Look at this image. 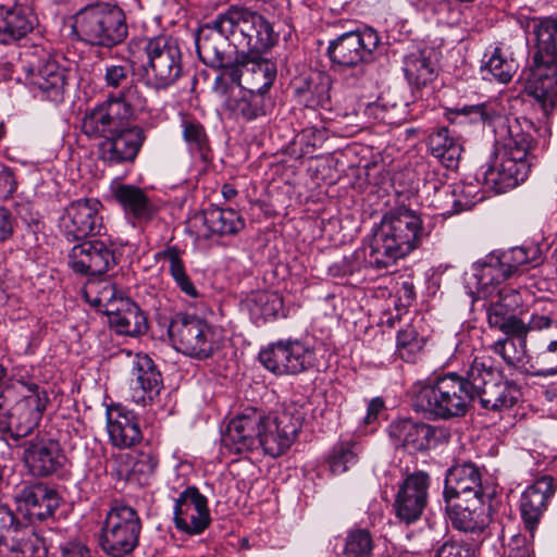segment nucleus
<instances>
[{
    "instance_id": "nucleus-1",
    "label": "nucleus",
    "mask_w": 557,
    "mask_h": 557,
    "mask_svg": "<svg viewBox=\"0 0 557 557\" xmlns=\"http://www.w3.org/2000/svg\"><path fill=\"white\" fill-rule=\"evenodd\" d=\"M518 386L494 367L491 357H475L465 374L449 372L412 386L411 406L417 412L438 419L461 418L478 400L490 411H502L516 405Z\"/></svg>"
},
{
    "instance_id": "nucleus-2",
    "label": "nucleus",
    "mask_w": 557,
    "mask_h": 557,
    "mask_svg": "<svg viewBox=\"0 0 557 557\" xmlns=\"http://www.w3.org/2000/svg\"><path fill=\"white\" fill-rule=\"evenodd\" d=\"M536 132L534 123L527 117L504 116L494 131L495 162L480 169L478 181L498 194L523 183L535 161L532 151L537 144L533 135Z\"/></svg>"
},
{
    "instance_id": "nucleus-3",
    "label": "nucleus",
    "mask_w": 557,
    "mask_h": 557,
    "mask_svg": "<svg viewBox=\"0 0 557 557\" xmlns=\"http://www.w3.org/2000/svg\"><path fill=\"white\" fill-rule=\"evenodd\" d=\"M301 425L299 413L285 410L267 416L257 409H247L230 421L222 441L236 454L261 448L265 455L276 458L290 448Z\"/></svg>"
},
{
    "instance_id": "nucleus-4",
    "label": "nucleus",
    "mask_w": 557,
    "mask_h": 557,
    "mask_svg": "<svg viewBox=\"0 0 557 557\" xmlns=\"http://www.w3.org/2000/svg\"><path fill=\"white\" fill-rule=\"evenodd\" d=\"M518 22L535 49L525 91L548 115L557 107V18L520 14Z\"/></svg>"
},
{
    "instance_id": "nucleus-5",
    "label": "nucleus",
    "mask_w": 557,
    "mask_h": 557,
    "mask_svg": "<svg viewBox=\"0 0 557 557\" xmlns=\"http://www.w3.org/2000/svg\"><path fill=\"white\" fill-rule=\"evenodd\" d=\"M381 45L379 33L366 26L331 40L326 53L332 65L346 70L343 82L348 88H362L371 81L370 63Z\"/></svg>"
},
{
    "instance_id": "nucleus-6",
    "label": "nucleus",
    "mask_w": 557,
    "mask_h": 557,
    "mask_svg": "<svg viewBox=\"0 0 557 557\" xmlns=\"http://www.w3.org/2000/svg\"><path fill=\"white\" fill-rule=\"evenodd\" d=\"M73 30L81 41L103 48L115 47L128 36L124 11L109 2L89 3L78 10Z\"/></svg>"
},
{
    "instance_id": "nucleus-7",
    "label": "nucleus",
    "mask_w": 557,
    "mask_h": 557,
    "mask_svg": "<svg viewBox=\"0 0 557 557\" xmlns=\"http://www.w3.org/2000/svg\"><path fill=\"white\" fill-rule=\"evenodd\" d=\"M398 207L385 213L379 224H374L370 236L373 243L417 244L424 240L425 233L420 216L412 210L419 203L414 187L399 189L394 184Z\"/></svg>"
},
{
    "instance_id": "nucleus-8",
    "label": "nucleus",
    "mask_w": 557,
    "mask_h": 557,
    "mask_svg": "<svg viewBox=\"0 0 557 557\" xmlns=\"http://www.w3.org/2000/svg\"><path fill=\"white\" fill-rule=\"evenodd\" d=\"M147 61L140 67L143 84L156 91L166 90L182 76L183 51L177 38L157 36L146 39L143 48Z\"/></svg>"
},
{
    "instance_id": "nucleus-9",
    "label": "nucleus",
    "mask_w": 557,
    "mask_h": 557,
    "mask_svg": "<svg viewBox=\"0 0 557 557\" xmlns=\"http://www.w3.org/2000/svg\"><path fill=\"white\" fill-rule=\"evenodd\" d=\"M543 260L541 246H509L496 249L474 264L479 290L491 296L495 289L521 267H536Z\"/></svg>"
},
{
    "instance_id": "nucleus-10",
    "label": "nucleus",
    "mask_w": 557,
    "mask_h": 557,
    "mask_svg": "<svg viewBox=\"0 0 557 557\" xmlns=\"http://www.w3.org/2000/svg\"><path fill=\"white\" fill-rule=\"evenodd\" d=\"M226 13L235 49L261 55L278 42L280 33L275 30L274 23L262 14L239 5H230Z\"/></svg>"
},
{
    "instance_id": "nucleus-11",
    "label": "nucleus",
    "mask_w": 557,
    "mask_h": 557,
    "mask_svg": "<svg viewBox=\"0 0 557 557\" xmlns=\"http://www.w3.org/2000/svg\"><path fill=\"white\" fill-rule=\"evenodd\" d=\"M168 332L174 348L190 358L207 359L219 348L212 326L195 314L176 313Z\"/></svg>"
},
{
    "instance_id": "nucleus-12",
    "label": "nucleus",
    "mask_w": 557,
    "mask_h": 557,
    "mask_svg": "<svg viewBox=\"0 0 557 557\" xmlns=\"http://www.w3.org/2000/svg\"><path fill=\"white\" fill-rule=\"evenodd\" d=\"M140 530L136 510L125 504H115L104 521L101 547L111 557H123L137 546Z\"/></svg>"
},
{
    "instance_id": "nucleus-13",
    "label": "nucleus",
    "mask_w": 557,
    "mask_h": 557,
    "mask_svg": "<svg viewBox=\"0 0 557 557\" xmlns=\"http://www.w3.org/2000/svg\"><path fill=\"white\" fill-rule=\"evenodd\" d=\"M11 447L22 449L20 459L27 472L34 478H48L61 472L66 465V456L57 440L37 433Z\"/></svg>"
},
{
    "instance_id": "nucleus-14",
    "label": "nucleus",
    "mask_w": 557,
    "mask_h": 557,
    "mask_svg": "<svg viewBox=\"0 0 557 557\" xmlns=\"http://www.w3.org/2000/svg\"><path fill=\"white\" fill-rule=\"evenodd\" d=\"M196 52L199 60L211 69H220L233 52V32L226 10L201 25L195 34Z\"/></svg>"
},
{
    "instance_id": "nucleus-15",
    "label": "nucleus",
    "mask_w": 557,
    "mask_h": 557,
    "mask_svg": "<svg viewBox=\"0 0 557 557\" xmlns=\"http://www.w3.org/2000/svg\"><path fill=\"white\" fill-rule=\"evenodd\" d=\"M263 367L277 375H293L312 366L313 351L299 339H280L259 352Z\"/></svg>"
},
{
    "instance_id": "nucleus-16",
    "label": "nucleus",
    "mask_w": 557,
    "mask_h": 557,
    "mask_svg": "<svg viewBox=\"0 0 557 557\" xmlns=\"http://www.w3.org/2000/svg\"><path fill=\"white\" fill-rule=\"evenodd\" d=\"M25 82L34 97L60 103L64 100L67 71L50 55L39 59L36 64L24 67Z\"/></svg>"
},
{
    "instance_id": "nucleus-17",
    "label": "nucleus",
    "mask_w": 557,
    "mask_h": 557,
    "mask_svg": "<svg viewBox=\"0 0 557 557\" xmlns=\"http://www.w3.org/2000/svg\"><path fill=\"white\" fill-rule=\"evenodd\" d=\"M101 203L95 198L78 199L65 208L59 220L60 231L67 242H83L87 237L100 235L101 218L98 215Z\"/></svg>"
},
{
    "instance_id": "nucleus-18",
    "label": "nucleus",
    "mask_w": 557,
    "mask_h": 557,
    "mask_svg": "<svg viewBox=\"0 0 557 557\" xmlns=\"http://www.w3.org/2000/svg\"><path fill=\"white\" fill-rule=\"evenodd\" d=\"M527 326L525 337L535 345L536 362L542 366L539 373H557V317L532 313Z\"/></svg>"
},
{
    "instance_id": "nucleus-19",
    "label": "nucleus",
    "mask_w": 557,
    "mask_h": 557,
    "mask_svg": "<svg viewBox=\"0 0 557 557\" xmlns=\"http://www.w3.org/2000/svg\"><path fill=\"white\" fill-rule=\"evenodd\" d=\"M388 435L395 447H401L409 453L428 450L448 438L444 428L411 419L393 421L388 426Z\"/></svg>"
},
{
    "instance_id": "nucleus-20",
    "label": "nucleus",
    "mask_w": 557,
    "mask_h": 557,
    "mask_svg": "<svg viewBox=\"0 0 557 557\" xmlns=\"http://www.w3.org/2000/svg\"><path fill=\"white\" fill-rule=\"evenodd\" d=\"M522 304L520 294L509 287L497 289L496 299L486 306V319L490 327L503 332L507 336L524 338L528 322L516 314Z\"/></svg>"
},
{
    "instance_id": "nucleus-21",
    "label": "nucleus",
    "mask_w": 557,
    "mask_h": 557,
    "mask_svg": "<svg viewBox=\"0 0 557 557\" xmlns=\"http://www.w3.org/2000/svg\"><path fill=\"white\" fill-rule=\"evenodd\" d=\"M430 476L418 471L409 474L400 484L395 496L394 508L396 517L410 524L422 516L429 496Z\"/></svg>"
},
{
    "instance_id": "nucleus-22",
    "label": "nucleus",
    "mask_w": 557,
    "mask_h": 557,
    "mask_svg": "<svg viewBox=\"0 0 557 557\" xmlns=\"http://www.w3.org/2000/svg\"><path fill=\"white\" fill-rule=\"evenodd\" d=\"M145 140L146 133L143 127L125 124L121 132L99 144V158L108 165L133 163Z\"/></svg>"
},
{
    "instance_id": "nucleus-23",
    "label": "nucleus",
    "mask_w": 557,
    "mask_h": 557,
    "mask_svg": "<svg viewBox=\"0 0 557 557\" xmlns=\"http://www.w3.org/2000/svg\"><path fill=\"white\" fill-rule=\"evenodd\" d=\"M174 523L176 529L187 534H200L210 523L207 498L198 488L190 486L175 500Z\"/></svg>"
},
{
    "instance_id": "nucleus-24",
    "label": "nucleus",
    "mask_w": 557,
    "mask_h": 557,
    "mask_svg": "<svg viewBox=\"0 0 557 557\" xmlns=\"http://www.w3.org/2000/svg\"><path fill=\"white\" fill-rule=\"evenodd\" d=\"M35 9L26 1L0 5V44L15 45L38 26Z\"/></svg>"
},
{
    "instance_id": "nucleus-25",
    "label": "nucleus",
    "mask_w": 557,
    "mask_h": 557,
    "mask_svg": "<svg viewBox=\"0 0 557 557\" xmlns=\"http://www.w3.org/2000/svg\"><path fill=\"white\" fill-rule=\"evenodd\" d=\"M48 549L42 537L33 527L14 519L12 529L0 534V557H47Z\"/></svg>"
},
{
    "instance_id": "nucleus-26",
    "label": "nucleus",
    "mask_w": 557,
    "mask_h": 557,
    "mask_svg": "<svg viewBox=\"0 0 557 557\" xmlns=\"http://www.w3.org/2000/svg\"><path fill=\"white\" fill-rule=\"evenodd\" d=\"M15 500L30 522L51 517L60 504L57 491L42 482L22 486L15 494Z\"/></svg>"
},
{
    "instance_id": "nucleus-27",
    "label": "nucleus",
    "mask_w": 557,
    "mask_h": 557,
    "mask_svg": "<svg viewBox=\"0 0 557 557\" xmlns=\"http://www.w3.org/2000/svg\"><path fill=\"white\" fill-rule=\"evenodd\" d=\"M129 122L113 104L112 99H104L94 108L86 110L82 119V133L90 139L106 140L122 131Z\"/></svg>"
},
{
    "instance_id": "nucleus-28",
    "label": "nucleus",
    "mask_w": 557,
    "mask_h": 557,
    "mask_svg": "<svg viewBox=\"0 0 557 557\" xmlns=\"http://www.w3.org/2000/svg\"><path fill=\"white\" fill-rule=\"evenodd\" d=\"M129 386L133 401L143 406L151 403L162 389L161 373L148 355L137 354L135 356Z\"/></svg>"
},
{
    "instance_id": "nucleus-29",
    "label": "nucleus",
    "mask_w": 557,
    "mask_h": 557,
    "mask_svg": "<svg viewBox=\"0 0 557 557\" xmlns=\"http://www.w3.org/2000/svg\"><path fill=\"white\" fill-rule=\"evenodd\" d=\"M275 102L270 95L255 89L242 87L225 101V108L236 121L246 123L259 121L269 116L274 110Z\"/></svg>"
},
{
    "instance_id": "nucleus-30",
    "label": "nucleus",
    "mask_w": 557,
    "mask_h": 557,
    "mask_svg": "<svg viewBox=\"0 0 557 557\" xmlns=\"http://www.w3.org/2000/svg\"><path fill=\"white\" fill-rule=\"evenodd\" d=\"M482 497L481 474L474 465L463 463L449 469L444 487V499L447 504L455 498L468 503Z\"/></svg>"
},
{
    "instance_id": "nucleus-31",
    "label": "nucleus",
    "mask_w": 557,
    "mask_h": 557,
    "mask_svg": "<svg viewBox=\"0 0 557 557\" xmlns=\"http://www.w3.org/2000/svg\"><path fill=\"white\" fill-rule=\"evenodd\" d=\"M107 430L110 443L117 448L133 447L143 440L139 418L122 406L108 408Z\"/></svg>"
},
{
    "instance_id": "nucleus-32",
    "label": "nucleus",
    "mask_w": 557,
    "mask_h": 557,
    "mask_svg": "<svg viewBox=\"0 0 557 557\" xmlns=\"http://www.w3.org/2000/svg\"><path fill=\"white\" fill-rule=\"evenodd\" d=\"M554 493V479L544 475L522 493L520 498V512L525 529L533 537L541 517L546 510L547 499Z\"/></svg>"
},
{
    "instance_id": "nucleus-33",
    "label": "nucleus",
    "mask_w": 557,
    "mask_h": 557,
    "mask_svg": "<svg viewBox=\"0 0 557 557\" xmlns=\"http://www.w3.org/2000/svg\"><path fill=\"white\" fill-rule=\"evenodd\" d=\"M110 309L108 323L116 334L137 337L148 331L147 317L132 299L120 297L119 307Z\"/></svg>"
},
{
    "instance_id": "nucleus-34",
    "label": "nucleus",
    "mask_w": 557,
    "mask_h": 557,
    "mask_svg": "<svg viewBox=\"0 0 557 557\" xmlns=\"http://www.w3.org/2000/svg\"><path fill=\"white\" fill-rule=\"evenodd\" d=\"M114 263V253L107 246H73L69 255L70 268L84 275H101Z\"/></svg>"
},
{
    "instance_id": "nucleus-35",
    "label": "nucleus",
    "mask_w": 557,
    "mask_h": 557,
    "mask_svg": "<svg viewBox=\"0 0 557 557\" xmlns=\"http://www.w3.org/2000/svg\"><path fill=\"white\" fill-rule=\"evenodd\" d=\"M433 188L435 190V207L443 209L441 214L444 218L470 210L483 199L482 196H478L476 187L472 184L438 187L435 183Z\"/></svg>"
},
{
    "instance_id": "nucleus-36",
    "label": "nucleus",
    "mask_w": 557,
    "mask_h": 557,
    "mask_svg": "<svg viewBox=\"0 0 557 557\" xmlns=\"http://www.w3.org/2000/svg\"><path fill=\"white\" fill-rule=\"evenodd\" d=\"M448 121L453 124H473L488 126L493 132L499 123L504 122L499 107L491 101L465 104L462 107L449 108L446 111Z\"/></svg>"
},
{
    "instance_id": "nucleus-37",
    "label": "nucleus",
    "mask_w": 557,
    "mask_h": 557,
    "mask_svg": "<svg viewBox=\"0 0 557 557\" xmlns=\"http://www.w3.org/2000/svg\"><path fill=\"white\" fill-rule=\"evenodd\" d=\"M447 510L454 528L463 532H481L490 522L488 507L481 498H473L468 503L463 500L451 505Z\"/></svg>"
},
{
    "instance_id": "nucleus-38",
    "label": "nucleus",
    "mask_w": 557,
    "mask_h": 557,
    "mask_svg": "<svg viewBox=\"0 0 557 557\" xmlns=\"http://www.w3.org/2000/svg\"><path fill=\"white\" fill-rule=\"evenodd\" d=\"M116 201L128 218L148 221L154 214V206L144 189L131 184H120L113 189Z\"/></svg>"
},
{
    "instance_id": "nucleus-39",
    "label": "nucleus",
    "mask_w": 557,
    "mask_h": 557,
    "mask_svg": "<svg viewBox=\"0 0 557 557\" xmlns=\"http://www.w3.org/2000/svg\"><path fill=\"white\" fill-rule=\"evenodd\" d=\"M117 460L121 462L119 475L139 485L148 484L158 466V459L151 451H138L134 456L120 454Z\"/></svg>"
},
{
    "instance_id": "nucleus-40",
    "label": "nucleus",
    "mask_w": 557,
    "mask_h": 557,
    "mask_svg": "<svg viewBox=\"0 0 557 557\" xmlns=\"http://www.w3.org/2000/svg\"><path fill=\"white\" fill-rule=\"evenodd\" d=\"M405 77L416 94L436 77L434 64L426 50H416L404 59Z\"/></svg>"
},
{
    "instance_id": "nucleus-41",
    "label": "nucleus",
    "mask_w": 557,
    "mask_h": 557,
    "mask_svg": "<svg viewBox=\"0 0 557 557\" xmlns=\"http://www.w3.org/2000/svg\"><path fill=\"white\" fill-rule=\"evenodd\" d=\"M428 149L447 169L457 168L461 157L462 147L457 139L450 136L447 127H438L428 138Z\"/></svg>"
},
{
    "instance_id": "nucleus-42",
    "label": "nucleus",
    "mask_w": 557,
    "mask_h": 557,
    "mask_svg": "<svg viewBox=\"0 0 557 557\" xmlns=\"http://www.w3.org/2000/svg\"><path fill=\"white\" fill-rule=\"evenodd\" d=\"M181 127L189 152L203 161L209 160L211 147L203 125L197 119L185 115L182 119Z\"/></svg>"
},
{
    "instance_id": "nucleus-43",
    "label": "nucleus",
    "mask_w": 557,
    "mask_h": 557,
    "mask_svg": "<svg viewBox=\"0 0 557 557\" xmlns=\"http://www.w3.org/2000/svg\"><path fill=\"white\" fill-rule=\"evenodd\" d=\"M108 98L112 99L113 104L129 123L137 112L145 111L148 107L147 98L134 82L125 85L120 91L110 94Z\"/></svg>"
},
{
    "instance_id": "nucleus-44",
    "label": "nucleus",
    "mask_w": 557,
    "mask_h": 557,
    "mask_svg": "<svg viewBox=\"0 0 557 557\" xmlns=\"http://www.w3.org/2000/svg\"><path fill=\"white\" fill-rule=\"evenodd\" d=\"M362 445L355 438L341 440L330 453L329 465L334 474H342L357 465Z\"/></svg>"
},
{
    "instance_id": "nucleus-45",
    "label": "nucleus",
    "mask_w": 557,
    "mask_h": 557,
    "mask_svg": "<svg viewBox=\"0 0 557 557\" xmlns=\"http://www.w3.org/2000/svg\"><path fill=\"white\" fill-rule=\"evenodd\" d=\"M530 337L516 338L507 336L496 341L491 349L494 354L502 357V359L512 368H523L528 361L527 344Z\"/></svg>"
},
{
    "instance_id": "nucleus-46",
    "label": "nucleus",
    "mask_w": 557,
    "mask_h": 557,
    "mask_svg": "<svg viewBox=\"0 0 557 557\" xmlns=\"http://www.w3.org/2000/svg\"><path fill=\"white\" fill-rule=\"evenodd\" d=\"M247 73L250 76V87L248 89H255L259 92L263 91L265 95H270L269 90L277 74L276 66L273 62L260 55H251Z\"/></svg>"
},
{
    "instance_id": "nucleus-47",
    "label": "nucleus",
    "mask_w": 557,
    "mask_h": 557,
    "mask_svg": "<svg viewBox=\"0 0 557 557\" xmlns=\"http://www.w3.org/2000/svg\"><path fill=\"white\" fill-rule=\"evenodd\" d=\"M332 78L323 72H315L304 81L298 91L307 96V100L318 106H325L331 99Z\"/></svg>"
},
{
    "instance_id": "nucleus-48",
    "label": "nucleus",
    "mask_w": 557,
    "mask_h": 557,
    "mask_svg": "<svg viewBox=\"0 0 557 557\" xmlns=\"http://www.w3.org/2000/svg\"><path fill=\"white\" fill-rule=\"evenodd\" d=\"M403 246H364L362 256L370 268L377 270L387 269L410 249L404 251Z\"/></svg>"
},
{
    "instance_id": "nucleus-49",
    "label": "nucleus",
    "mask_w": 557,
    "mask_h": 557,
    "mask_svg": "<svg viewBox=\"0 0 557 557\" xmlns=\"http://www.w3.org/2000/svg\"><path fill=\"white\" fill-rule=\"evenodd\" d=\"M182 250L176 246H169L165 250H163L160 256L164 257L170 262V273L181 288L183 293L186 295L196 298L198 296V292L194 286L193 282L188 277L185 271L184 263L181 258Z\"/></svg>"
},
{
    "instance_id": "nucleus-50",
    "label": "nucleus",
    "mask_w": 557,
    "mask_h": 557,
    "mask_svg": "<svg viewBox=\"0 0 557 557\" xmlns=\"http://www.w3.org/2000/svg\"><path fill=\"white\" fill-rule=\"evenodd\" d=\"M206 221L212 232L221 235L236 234L245 226L244 219L233 209H215Z\"/></svg>"
},
{
    "instance_id": "nucleus-51",
    "label": "nucleus",
    "mask_w": 557,
    "mask_h": 557,
    "mask_svg": "<svg viewBox=\"0 0 557 557\" xmlns=\"http://www.w3.org/2000/svg\"><path fill=\"white\" fill-rule=\"evenodd\" d=\"M283 310V299L274 292H260L250 299V311L264 321L275 319Z\"/></svg>"
},
{
    "instance_id": "nucleus-52",
    "label": "nucleus",
    "mask_w": 557,
    "mask_h": 557,
    "mask_svg": "<svg viewBox=\"0 0 557 557\" xmlns=\"http://www.w3.org/2000/svg\"><path fill=\"white\" fill-rule=\"evenodd\" d=\"M424 346V337L413 324H408L397 333V352L406 362H413Z\"/></svg>"
},
{
    "instance_id": "nucleus-53",
    "label": "nucleus",
    "mask_w": 557,
    "mask_h": 557,
    "mask_svg": "<svg viewBox=\"0 0 557 557\" xmlns=\"http://www.w3.org/2000/svg\"><path fill=\"white\" fill-rule=\"evenodd\" d=\"M17 215L26 226L23 235L25 242L41 244L47 240L45 223L37 212L32 211V206L28 202L18 205Z\"/></svg>"
},
{
    "instance_id": "nucleus-54",
    "label": "nucleus",
    "mask_w": 557,
    "mask_h": 557,
    "mask_svg": "<svg viewBox=\"0 0 557 557\" xmlns=\"http://www.w3.org/2000/svg\"><path fill=\"white\" fill-rule=\"evenodd\" d=\"M251 54L247 53L242 49H235L233 52L227 54V62H225L219 70H222V74L216 76L215 85L223 81L226 76L234 84L240 85V81L244 74V67H249ZM218 89V86H215Z\"/></svg>"
},
{
    "instance_id": "nucleus-55",
    "label": "nucleus",
    "mask_w": 557,
    "mask_h": 557,
    "mask_svg": "<svg viewBox=\"0 0 557 557\" xmlns=\"http://www.w3.org/2000/svg\"><path fill=\"white\" fill-rule=\"evenodd\" d=\"M484 69L499 83H508L516 72L513 59H509L499 47H495L484 63Z\"/></svg>"
},
{
    "instance_id": "nucleus-56",
    "label": "nucleus",
    "mask_w": 557,
    "mask_h": 557,
    "mask_svg": "<svg viewBox=\"0 0 557 557\" xmlns=\"http://www.w3.org/2000/svg\"><path fill=\"white\" fill-rule=\"evenodd\" d=\"M373 540L366 529H356L347 534L344 555L345 557H371Z\"/></svg>"
},
{
    "instance_id": "nucleus-57",
    "label": "nucleus",
    "mask_w": 557,
    "mask_h": 557,
    "mask_svg": "<svg viewBox=\"0 0 557 557\" xmlns=\"http://www.w3.org/2000/svg\"><path fill=\"white\" fill-rule=\"evenodd\" d=\"M132 65L129 61L110 62L104 64L103 82L107 88L117 89L129 85Z\"/></svg>"
},
{
    "instance_id": "nucleus-58",
    "label": "nucleus",
    "mask_w": 557,
    "mask_h": 557,
    "mask_svg": "<svg viewBox=\"0 0 557 557\" xmlns=\"http://www.w3.org/2000/svg\"><path fill=\"white\" fill-rule=\"evenodd\" d=\"M298 143L305 154L312 153L315 149L322 147L327 138V132L322 126H307L298 134Z\"/></svg>"
},
{
    "instance_id": "nucleus-59",
    "label": "nucleus",
    "mask_w": 557,
    "mask_h": 557,
    "mask_svg": "<svg viewBox=\"0 0 557 557\" xmlns=\"http://www.w3.org/2000/svg\"><path fill=\"white\" fill-rule=\"evenodd\" d=\"M474 549L471 544L458 541L444 543L436 552L435 557H472Z\"/></svg>"
},
{
    "instance_id": "nucleus-60",
    "label": "nucleus",
    "mask_w": 557,
    "mask_h": 557,
    "mask_svg": "<svg viewBox=\"0 0 557 557\" xmlns=\"http://www.w3.org/2000/svg\"><path fill=\"white\" fill-rule=\"evenodd\" d=\"M506 557H533L531 543L525 535L511 536L506 546Z\"/></svg>"
},
{
    "instance_id": "nucleus-61",
    "label": "nucleus",
    "mask_w": 557,
    "mask_h": 557,
    "mask_svg": "<svg viewBox=\"0 0 557 557\" xmlns=\"http://www.w3.org/2000/svg\"><path fill=\"white\" fill-rule=\"evenodd\" d=\"M17 182L11 168L0 164V197L7 199L16 191Z\"/></svg>"
},
{
    "instance_id": "nucleus-62",
    "label": "nucleus",
    "mask_w": 557,
    "mask_h": 557,
    "mask_svg": "<svg viewBox=\"0 0 557 557\" xmlns=\"http://www.w3.org/2000/svg\"><path fill=\"white\" fill-rule=\"evenodd\" d=\"M96 287L98 296L104 304V314L108 317L111 306L119 307L120 304V297H116L115 286L109 282H102Z\"/></svg>"
},
{
    "instance_id": "nucleus-63",
    "label": "nucleus",
    "mask_w": 557,
    "mask_h": 557,
    "mask_svg": "<svg viewBox=\"0 0 557 557\" xmlns=\"http://www.w3.org/2000/svg\"><path fill=\"white\" fill-rule=\"evenodd\" d=\"M59 557H91V554L82 542L67 541L60 545Z\"/></svg>"
},
{
    "instance_id": "nucleus-64",
    "label": "nucleus",
    "mask_w": 557,
    "mask_h": 557,
    "mask_svg": "<svg viewBox=\"0 0 557 557\" xmlns=\"http://www.w3.org/2000/svg\"><path fill=\"white\" fill-rule=\"evenodd\" d=\"M383 408H384V401L382 398H380V397L372 398L368 404L367 414L363 418V423L367 425L372 424L377 419V416L382 411Z\"/></svg>"
}]
</instances>
